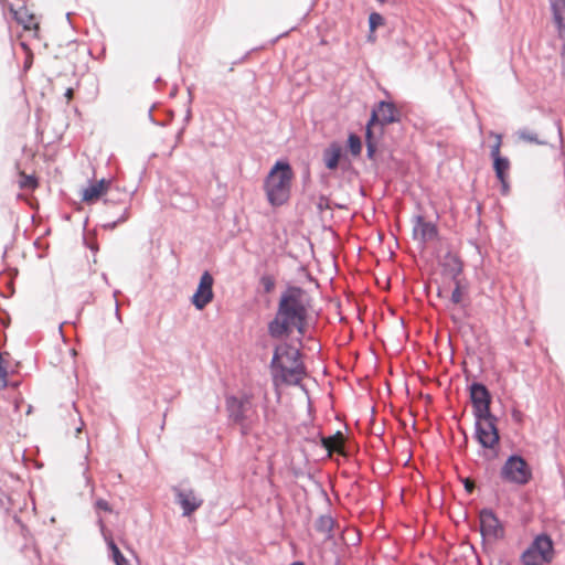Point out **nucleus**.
Returning a JSON list of instances; mask_svg holds the SVG:
<instances>
[{
  "label": "nucleus",
  "mask_w": 565,
  "mask_h": 565,
  "mask_svg": "<svg viewBox=\"0 0 565 565\" xmlns=\"http://www.w3.org/2000/svg\"><path fill=\"white\" fill-rule=\"evenodd\" d=\"M466 380L475 417L473 438L481 448L478 455L486 461H494L500 456L501 434L499 418L491 412L492 393L482 382H469V374H466Z\"/></svg>",
  "instance_id": "1"
},
{
  "label": "nucleus",
  "mask_w": 565,
  "mask_h": 565,
  "mask_svg": "<svg viewBox=\"0 0 565 565\" xmlns=\"http://www.w3.org/2000/svg\"><path fill=\"white\" fill-rule=\"evenodd\" d=\"M269 371L276 387L280 385L300 386L303 377L308 375L301 350L289 341L274 347Z\"/></svg>",
  "instance_id": "2"
},
{
  "label": "nucleus",
  "mask_w": 565,
  "mask_h": 565,
  "mask_svg": "<svg viewBox=\"0 0 565 565\" xmlns=\"http://www.w3.org/2000/svg\"><path fill=\"white\" fill-rule=\"evenodd\" d=\"M312 298L308 291L294 284H287L281 291L274 318L267 323V332L285 331L289 324L310 316Z\"/></svg>",
  "instance_id": "3"
},
{
  "label": "nucleus",
  "mask_w": 565,
  "mask_h": 565,
  "mask_svg": "<svg viewBox=\"0 0 565 565\" xmlns=\"http://www.w3.org/2000/svg\"><path fill=\"white\" fill-rule=\"evenodd\" d=\"M295 173L288 159L275 161L263 181V190L271 207H280L288 203Z\"/></svg>",
  "instance_id": "4"
},
{
  "label": "nucleus",
  "mask_w": 565,
  "mask_h": 565,
  "mask_svg": "<svg viewBox=\"0 0 565 565\" xmlns=\"http://www.w3.org/2000/svg\"><path fill=\"white\" fill-rule=\"evenodd\" d=\"M499 476L505 483L526 486L533 479V470L522 455L513 452L505 459Z\"/></svg>",
  "instance_id": "5"
},
{
  "label": "nucleus",
  "mask_w": 565,
  "mask_h": 565,
  "mask_svg": "<svg viewBox=\"0 0 565 565\" xmlns=\"http://www.w3.org/2000/svg\"><path fill=\"white\" fill-rule=\"evenodd\" d=\"M402 116V110L394 102L382 99L372 106L369 119L372 124L385 129L392 124L401 122Z\"/></svg>",
  "instance_id": "6"
},
{
  "label": "nucleus",
  "mask_w": 565,
  "mask_h": 565,
  "mask_svg": "<svg viewBox=\"0 0 565 565\" xmlns=\"http://www.w3.org/2000/svg\"><path fill=\"white\" fill-rule=\"evenodd\" d=\"M480 533L482 539L492 537L501 540L505 535V529L491 508H482L479 511Z\"/></svg>",
  "instance_id": "7"
},
{
  "label": "nucleus",
  "mask_w": 565,
  "mask_h": 565,
  "mask_svg": "<svg viewBox=\"0 0 565 565\" xmlns=\"http://www.w3.org/2000/svg\"><path fill=\"white\" fill-rule=\"evenodd\" d=\"M252 405L250 396L243 394L236 396L234 394L225 395V411L227 413V419L231 424L242 423L247 420V411Z\"/></svg>",
  "instance_id": "8"
},
{
  "label": "nucleus",
  "mask_w": 565,
  "mask_h": 565,
  "mask_svg": "<svg viewBox=\"0 0 565 565\" xmlns=\"http://www.w3.org/2000/svg\"><path fill=\"white\" fill-rule=\"evenodd\" d=\"M214 277L209 270H204L199 279L196 289L191 297V303L196 310H203L214 299Z\"/></svg>",
  "instance_id": "9"
},
{
  "label": "nucleus",
  "mask_w": 565,
  "mask_h": 565,
  "mask_svg": "<svg viewBox=\"0 0 565 565\" xmlns=\"http://www.w3.org/2000/svg\"><path fill=\"white\" fill-rule=\"evenodd\" d=\"M174 502L182 509V516H191L203 504V499L198 498L193 489L172 487Z\"/></svg>",
  "instance_id": "10"
},
{
  "label": "nucleus",
  "mask_w": 565,
  "mask_h": 565,
  "mask_svg": "<svg viewBox=\"0 0 565 565\" xmlns=\"http://www.w3.org/2000/svg\"><path fill=\"white\" fill-rule=\"evenodd\" d=\"M530 547L534 550V552L543 559L545 563H552L555 557V544L552 536L542 532L536 534L532 542L529 544Z\"/></svg>",
  "instance_id": "11"
},
{
  "label": "nucleus",
  "mask_w": 565,
  "mask_h": 565,
  "mask_svg": "<svg viewBox=\"0 0 565 565\" xmlns=\"http://www.w3.org/2000/svg\"><path fill=\"white\" fill-rule=\"evenodd\" d=\"M309 321H310V316L307 318L300 319L296 322L290 323L288 329H286L285 331H275L274 333H269L268 335L271 339L280 340V339L289 338L294 333V331H296L298 337L295 339V342H297L299 344V347H302L305 338H307L308 340L313 339L311 335L307 337Z\"/></svg>",
  "instance_id": "12"
},
{
  "label": "nucleus",
  "mask_w": 565,
  "mask_h": 565,
  "mask_svg": "<svg viewBox=\"0 0 565 565\" xmlns=\"http://www.w3.org/2000/svg\"><path fill=\"white\" fill-rule=\"evenodd\" d=\"M415 225L413 227V238L416 239L417 232H420L419 241L424 248L429 241L436 239L439 236L438 227L435 223L426 221L420 214L414 217Z\"/></svg>",
  "instance_id": "13"
},
{
  "label": "nucleus",
  "mask_w": 565,
  "mask_h": 565,
  "mask_svg": "<svg viewBox=\"0 0 565 565\" xmlns=\"http://www.w3.org/2000/svg\"><path fill=\"white\" fill-rule=\"evenodd\" d=\"M495 137L497 141L491 146L490 157L492 159V169L494 171L495 178L502 179V177L509 175L511 163L508 157L501 154V135H497Z\"/></svg>",
  "instance_id": "14"
},
{
  "label": "nucleus",
  "mask_w": 565,
  "mask_h": 565,
  "mask_svg": "<svg viewBox=\"0 0 565 565\" xmlns=\"http://www.w3.org/2000/svg\"><path fill=\"white\" fill-rule=\"evenodd\" d=\"M322 160L328 170L335 171L341 160H348V156L340 142L332 141L323 149Z\"/></svg>",
  "instance_id": "15"
},
{
  "label": "nucleus",
  "mask_w": 565,
  "mask_h": 565,
  "mask_svg": "<svg viewBox=\"0 0 565 565\" xmlns=\"http://www.w3.org/2000/svg\"><path fill=\"white\" fill-rule=\"evenodd\" d=\"M111 181L102 178L98 181H90L88 186L82 191V201L92 204L103 198L110 189Z\"/></svg>",
  "instance_id": "16"
},
{
  "label": "nucleus",
  "mask_w": 565,
  "mask_h": 565,
  "mask_svg": "<svg viewBox=\"0 0 565 565\" xmlns=\"http://www.w3.org/2000/svg\"><path fill=\"white\" fill-rule=\"evenodd\" d=\"M443 274L449 276L452 281L460 280L459 276L462 273L463 264L457 254L448 250L443 260L440 262Z\"/></svg>",
  "instance_id": "17"
},
{
  "label": "nucleus",
  "mask_w": 565,
  "mask_h": 565,
  "mask_svg": "<svg viewBox=\"0 0 565 565\" xmlns=\"http://www.w3.org/2000/svg\"><path fill=\"white\" fill-rule=\"evenodd\" d=\"M385 135V129L379 127L375 124H372L370 119H367L364 128V141L365 145H379Z\"/></svg>",
  "instance_id": "18"
},
{
  "label": "nucleus",
  "mask_w": 565,
  "mask_h": 565,
  "mask_svg": "<svg viewBox=\"0 0 565 565\" xmlns=\"http://www.w3.org/2000/svg\"><path fill=\"white\" fill-rule=\"evenodd\" d=\"M319 437V445L327 451V455H331L333 450H335V447L338 443H340L343 439L342 431L338 430L331 436H323L321 431H318Z\"/></svg>",
  "instance_id": "19"
},
{
  "label": "nucleus",
  "mask_w": 565,
  "mask_h": 565,
  "mask_svg": "<svg viewBox=\"0 0 565 565\" xmlns=\"http://www.w3.org/2000/svg\"><path fill=\"white\" fill-rule=\"evenodd\" d=\"M363 148L362 139L359 135L353 131L348 134L345 142V152H349L352 157L356 158L361 154Z\"/></svg>",
  "instance_id": "20"
},
{
  "label": "nucleus",
  "mask_w": 565,
  "mask_h": 565,
  "mask_svg": "<svg viewBox=\"0 0 565 565\" xmlns=\"http://www.w3.org/2000/svg\"><path fill=\"white\" fill-rule=\"evenodd\" d=\"M334 524L335 521L330 514H323L317 519L315 523V529L320 533H327V537L330 539L332 537Z\"/></svg>",
  "instance_id": "21"
},
{
  "label": "nucleus",
  "mask_w": 565,
  "mask_h": 565,
  "mask_svg": "<svg viewBox=\"0 0 565 565\" xmlns=\"http://www.w3.org/2000/svg\"><path fill=\"white\" fill-rule=\"evenodd\" d=\"M13 14V19L17 23L21 24L24 30H31L33 26V15L29 14L25 8H20L19 10L11 9Z\"/></svg>",
  "instance_id": "22"
},
{
  "label": "nucleus",
  "mask_w": 565,
  "mask_h": 565,
  "mask_svg": "<svg viewBox=\"0 0 565 565\" xmlns=\"http://www.w3.org/2000/svg\"><path fill=\"white\" fill-rule=\"evenodd\" d=\"M105 541L107 543V547L109 551V556L116 565H120L121 563H126V557L119 550L118 545L115 543L113 537L105 536Z\"/></svg>",
  "instance_id": "23"
},
{
  "label": "nucleus",
  "mask_w": 565,
  "mask_h": 565,
  "mask_svg": "<svg viewBox=\"0 0 565 565\" xmlns=\"http://www.w3.org/2000/svg\"><path fill=\"white\" fill-rule=\"evenodd\" d=\"M520 562L523 565H544L546 564L543 559L534 552V550L527 546L520 555Z\"/></svg>",
  "instance_id": "24"
},
{
  "label": "nucleus",
  "mask_w": 565,
  "mask_h": 565,
  "mask_svg": "<svg viewBox=\"0 0 565 565\" xmlns=\"http://www.w3.org/2000/svg\"><path fill=\"white\" fill-rule=\"evenodd\" d=\"M553 21L557 28L559 38H565V12H561L558 4L552 6Z\"/></svg>",
  "instance_id": "25"
},
{
  "label": "nucleus",
  "mask_w": 565,
  "mask_h": 565,
  "mask_svg": "<svg viewBox=\"0 0 565 565\" xmlns=\"http://www.w3.org/2000/svg\"><path fill=\"white\" fill-rule=\"evenodd\" d=\"M516 134L519 138L525 142L535 143L540 146L547 145V141L540 139L534 131H531L526 128L519 129Z\"/></svg>",
  "instance_id": "26"
},
{
  "label": "nucleus",
  "mask_w": 565,
  "mask_h": 565,
  "mask_svg": "<svg viewBox=\"0 0 565 565\" xmlns=\"http://www.w3.org/2000/svg\"><path fill=\"white\" fill-rule=\"evenodd\" d=\"M156 107V104H153L149 111H148V117H149V120L156 125V126H160V127H164V126H168L172 119H173V111L172 110H164V114H166V117L163 119H157L153 114H152V110L153 108Z\"/></svg>",
  "instance_id": "27"
},
{
  "label": "nucleus",
  "mask_w": 565,
  "mask_h": 565,
  "mask_svg": "<svg viewBox=\"0 0 565 565\" xmlns=\"http://www.w3.org/2000/svg\"><path fill=\"white\" fill-rule=\"evenodd\" d=\"M384 23L385 19L381 13L373 11L369 14V29L371 33H375Z\"/></svg>",
  "instance_id": "28"
},
{
  "label": "nucleus",
  "mask_w": 565,
  "mask_h": 565,
  "mask_svg": "<svg viewBox=\"0 0 565 565\" xmlns=\"http://www.w3.org/2000/svg\"><path fill=\"white\" fill-rule=\"evenodd\" d=\"M259 284L262 285L265 294H270L276 286V280L273 275L264 274L259 278Z\"/></svg>",
  "instance_id": "29"
},
{
  "label": "nucleus",
  "mask_w": 565,
  "mask_h": 565,
  "mask_svg": "<svg viewBox=\"0 0 565 565\" xmlns=\"http://www.w3.org/2000/svg\"><path fill=\"white\" fill-rule=\"evenodd\" d=\"M19 185L21 189L33 190L38 188L39 181L38 178L33 174H23L19 181Z\"/></svg>",
  "instance_id": "30"
},
{
  "label": "nucleus",
  "mask_w": 565,
  "mask_h": 565,
  "mask_svg": "<svg viewBox=\"0 0 565 565\" xmlns=\"http://www.w3.org/2000/svg\"><path fill=\"white\" fill-rule=\"evenodd\" d=\"M454 284H455V288L451 292L450 300L452 303L458 305L462 300L463 286H462L461 280H455Z\"/></svg>",
  "instance_id": "31"
},
{
  "label": "nucleus",
  "mask_w": 565,
  "mask_h": 565,
  "mask_svg": "<svg viewBox=\"0 0 565 565\" xmlns=\"http://www.w3.org/2000/svg\"><path fill=\"white\" fill-rule=\"evenodd\" d=\"M128 217H129V206H126L124 212L121 213V215L117 220L108 222V223H105L103 225V227L105 230L113 231L114 228L117 227L118 224L126 222L128 220Z\"/></svg>",
  "instance_id": "32"
},
{
  "label": "nucleus",
  "mask_w": 565,
  "mask_h": 565,
  "mask_svg": "<svg viewBox=\"0 0 565 565\" xmlns=\"http://www.w3.org/2000/svg\"><path fill=\"white\" fill-rule=\"evenodd\" d=\"M7 386H9L8 370L2 353L0 352V388H6Z\"/></svg>",
  "instance_id": "33"
},
{
  "label": "nucleus",
  "mask_w": 565,
  "mask_h": 565,
  "mask_svg": "<svg viewBox=\"0 0 565 565\" xmlns=\"http://www.w3.org/2000/svg\"><path fill=\"white\" fill-rule=\"evenodd\" d=\"M94 508H95L96 511H104V512H108V513L113 512V508L109 504V502L107 500L103 499V498H98L95 501Z\"/></svg>",
  "instance_id": "34"
},
{
  "label": "nucleus",
  "mask_w": 565,
  "mask_h": 565,
  "mask_svg": "<svg viewBox=\"0 0 565 565\" xmlns=\"http://www.w3.org/2000/svg\"><path fill=\"white\" fill-rule=\"evenodd\" d=\"M316 206L319 212H323L331 209V202L326 194H320Z\"/></svg>",
  "instance_id": "35"
},
{
  "label": "nucleus",
  "mask_w": 565,
  "mask_h": 565,
  "mask_svg": "<svg viewBox=\"0 0 565 565\" xmlns=\"http://www.w3.org/2000/svg\"><path fill=\"white\" fill-rule=\"evenodd\" d=\"M366 146V158L370 161L376 160L379 145H365Z\"/></svg>",
  "instance_id": "36"
},
{
  "label": "nucleus",
  "mask_w": 565,
  "mask_h": 565,
  "mask_svg": "<svg viewBox=\"0 0 565 565\" xmlns=\"http://www.w3.org/2000/svg\"><path fill=\"white\" fill-rule=\"evenodd\" d=\"M511 417H512V420L518 424V425H522L523 424V420H524V414L518 409V408H512L511 411Z\"/></svg>",
  "instance_id": "37"
},
{
  "label": "nucleus",
  "mask_w": 565,
  "mask_h": 565,
  "mask_svg": "<svg viewBox=\"0 0 565 565\" xmlns=\"http://www.w3.org/2000/svg\"><path fill=\"white\" fill-rule=\"evenodd\" d=\"M509 175L502 177V179H497L501 184V194L508 195L510 192V183L508 181Z\"/></svg>",
  "instance_id": "38"
},
{
  "label": "nucleus",
  "mask_w": 565,
  "mask_h": 565,
  "mask_svg": "<svg viewBox=\"0 0 565 565\" xmlns=\"http://www.w3.org/2000/svg\"><path fill=\"white\" fill-rule=\"evenodd\" d=\"M461 483L467 493L471 494L475 491V484L468 478H462Z\"/></svg>",
  "instance_id": "39"
},
{
  "label": "nucleus",
  "mask_w": 565,
  "mask_h": 565,
  "mask_svg": "<svg viewBox=\"0 0 565 565\" xmlns=\"http://www.w3.org/2000/svg\"><path fill=\"white\" fill-rule=\"evenodd\" d=\"M233 425H238L239 428H241V434L243 436H247L250 431V426L246 424V422H242V423H233Z\"/></svg>",
  "instance_id": "40"
},
{
  "label": "nucleus",
  "mask_w": 565,
  "mask_h": 565,
  "mask_svg": "<svg viewBox=\"0 0 565 565\" xmlns=\"http://www.w3.org/2000/svg\"><path fill=\"white\" fill-rule=\"evenodd\" d=\"M83 476L85 478L86 484L92 487V492H93L94 491V486H93V480H92V478L88 475V466L87 465L84 468Z\"/></svg>",
  "instance_id": "41"
},
{
  "label": "nucleus",
  "mask_w": 565,
  "mask_h": 565,
  "mask_svg": "<svg viewBox=\"0 0 565 565\" xmlns=\"http://www.w3.org/2000/svg\"><path fill=\"white\" fill-rule=\"evenodd\" d=\"M551 7L553 3L558 4V9L561 12H565V0H550Z\"/></svg>",
  "instance_id": "42"
},
{
  "label": "nucleus",
  "mask_w": 565,
  "mask_h": 565,
  "mask_svg": "<svg viewBox=\"0 0 565 565\" xmlns=\"http://www.w3.org/2000/svg\"><path fill=\"white\" fill-rule=\"evenodd\" d=\"M191 118H192V111H191V107L189 106L185 111V116L183 118V122H184L183 126H186L190 122Z\"/></svg>",
  "instance_id": "43"
},
{
  "label": "nucleus",
  "mask_w": 565,
  "mask_h": 565,
  "mask_svg": "<svg viewBox=\"0 0 565 565\" xmlns=\"http://www.w3.org/2000/svg\"><path fill=\"white\" fill-rule=\"evenodd\" d=\"M97 524H98V526H99V529H100L102 533H103V534H105L106 525H105V523H104L103 518H102V516H99V515H98V519H97ZM105 536H106V535H104V537H105Z\"/></svg>",
  "instance_id": "44"
},
{
  "label": "nucleus",
  "mask_w": 565,
  "mask_h": 565,
  "mask_svg": "<svg viewBox=\"0 0 565 565\" xmlns=\"http://www.w3.org/2000/svg\"><path fill=\"white\" fill-rule=\"evenodd\" d=\"M275 413V411L270 412L269 409L265 408V412H264V417H265V420L266 422H269L273 419V414Z\"/></svg>",
  "instance_id": "45"
},
{
  "label": "nucleus",
  "mask_w": 565,
  "mask_h": 565,
  "mask_svg": "<svg viewBox=\"0 0 565 565\" xmlns=\"http://www.w3.org/2000/svg\"><path fill=\"white\" fill-rule=\"evenodd\" d=\"M331 206L338 209V210H347L348 209V205L347 204H343V203H338V202H333L331 203Z\"/></svg>",
  "instance_id": "46"
},
{
  "label": "nucleus",
  "mask_w": 565,
  "mask_h": 565,
  "mask_svg": "<svg viewBox=\"0 0 565 565\" xmlns=\"http://www.w3.org/2000/svg\"><path fill=\"white\" fill-rule=\"evenodd\" d=\"M184 131H185V126H182V127L179 129V131L177 132V136H175L177 141H180V140L182 139Z\"/></svg>",
  "instance_id": "47"
},
{
  "label": "nucleus",
  "mask_w": 565,
  "mask_h": 565,
  "mask_svg": "<svg viewBox=\"0 0 565 565\" xmlns=\"http://www.w3.org/2000/svg\"><path fill=\"white\" fill-rule=\"evenodd\" d=\"M367 41L371 42V43H374L376 41V34L375 33H371L370 30H369V34H367Z\"/></svg>",
  "instance_id": "48"
},
{
  "label": "nucleus",
  "mask_w": 565,
  "mask_h": 565,
  "mask_svg": "<svg viewBox=\"0 0 565 565\" xmlns=\"http://www.w3.org/2000/svg\"><path fill=\"white\" fill-rule=\"evenodd\" d=\"M557 132H558V137H559L561 143H563L564 142V138H563L562 127H561L559 124H557Z\"/></svg>",
  "instance_id": "49"
},
{
  "label": "nucleus",
  "mask_w": 565,
  "mask_h": 565,
  "mask_svg": "<svg viewBox=\"0 0 565 565\" xmlns=\"http://www.w3.org/2000/svg\"><path fill=\"white\" fill-rule=\"evenodd\" d=\"M73 94H74L73 88H67V89H66V92H65V96H66L68 99H70V98H72Z\"/></svg>",
  "instance_id": "50"
},
{
  "label": "nucleus",
  "mask_w": 565,
  "mask_h": 565,
  "mask_svg": "<svg viewBox=\"0 0 565 565\" xmlns=\"http://www.w3.org/2000/svg\"><path fill=\"white\" fill-rule=\"evenodd\" d=\"M311 441L312 443H316V444H319V437H318V433L316 434L315 437L311 438Z\"/></svg>",
  "instance_id": "51"
},
{
  "label": "nucleus",
  "mask_w": 565,
  "mask_h": 565,
  "mask_svg": "<svg viewBox=\"0 0 565 565\" xmlns=\"http://www.w3.org/2000/svg\"><path fill=\"white\" fill-rule=\"evenodd\" d=\"M115 312H116V317L119 319L120 318V312H119V309H118V303H116Z\"/></svg>",
  "instance_id": "52"
},
{
  "label": "nucleus",
  "mask_w": 565,
  "mask_h": 565,
  "mask_svg": "<svg viewBox=\"0 0 565 565\" xmlns=\"http://www.w3.org/2000/svg\"><path fill=\"white\" fill-rule=\"evenodd\" d=\"M289 565H305V563H303V562H301V561H295V562H292V563H291V564H289Z\"/></svg>",
  "instance_id": "53"
},
{
  "label": "nucleus",
  "mask_w": 565,
  "mask_h": 565,
  "mask_svg": "<svg viewBox=\"0 0 565 565\" xmlns=\"http://www.w3.org/2000/svg\"><path fill=\"white\" fill-rule=\"evenodd\" d=\"M305 180H309L310 179V173L309 171L306 172L305 177H303Z\"/></svg>",
  "instance_id": "54"
},
{
  "label": "nucleus",
  "mask_w": 565,
  "mask_h": 565,
  "mask_svg": "<svg viewBox=\"0 0 565 565\" xmlns=\"http://www.w3.org/2000/svg\"><path fill=\"white\" fill-rule=\"evenodd\" d=\"M71 15H72V12H67L66 13V19L71 22Z\"/></svg>",
  "instance_id": "55"
},
{
  "label": "nucleus",
  "mask_w": 565,
  "mask_h": 565,
  "mask_svg": "<svg viewBox=\"0 0 565 565\" xmlns=\"http://www.w3.org/2000/svg\"><path fill=\"white\" fill-rule=\"evenodd\" d=\"M108 202H115V200L108 198V199H105V203H108Z\"/></svg>",
  "instance_id": "56"
},
{
  "label": "nucleus",
  "mask_w": 565,
  "mask_h": 565,
  "mask_svg": "<svg viewBox=\"0 0 565 565\" xmlns=\"http://www.w3.org/2000/svg\"><path fill=\"white\" fill-rule=\"evenodd\" d=\"M300 387L305 391V393H308V390H306L302 384L300 385Z\"/></svg>",
  "instance_id": "57"
},
{
  "label": "nucleus",
  "mask_w": 565,
  "mask_h": 565,
  "mask_svg": "<svg viewBox=\"0 0 565 565\" xmlns=\"http://www.w3.org/2000/svg\"><path fill=\"white\" fill-rule=\"evenodd\" d=\"M82 310L83 308H81L79 311L77 312V318L81 316Z\"/></svg>",
  "instance_id": "58"
},
{
  "label": "nucleus",
  "mask_w": 565,
  "mask_h": 565,
  "mask_svg": "<svg viewBox=\"0 0 565 565\" xmlns=\"http://www.w3.org/2000/svg\"><path fill=\"white\" fill-rule=\"evenodd\" d=\"M562 52H565V43L562 45Z\"/></svg>",
  "instance_id": "59"
},
{
  "label": "nucleus",
  "mask_w": 565,
  "mask_h": 565,
  "mask_svg": "<svg viewBox=\"0 0 565 565\" xmlns=\"http://www.w3.org/2000/svg\"><path fill=\"white\" fill-rule=\"evenodd\" d=\"M120 565H130L128 561L126 559V563H121Z\"/></svg>",
  "instance_id": "60"
},
{
  "label": "nucleus",
  "mask_w": 565,
  "mask_h": 565,
  "mask_svg": "<svg viewBox=\"0 0 565 565\" xmlns=\"http://www.w3.org/2000/svg\"><path fill=\"white\" fill-rule=\"evenodd\" d=\"M189 95L191 96V90L189 89ZM189 103H192V99H189Z\"/></svg>",
  "instance_id": "61"
},
{
  "label": "nucleus",
  "mask_w": 565,
  "mask_h": 565,
  "mask_svg": "<svg viewBox=\"0 0 565 565\" xmlns=\"http://www.w3.org/2000/svg\"><path fill=\"white\" fill-rule=\"evenodd\" d=\"M340 564H341L340 559H337L335 565H340Z\"/></svg>",
  "instance_id": "62"
},
{
  "label": "nucleus",
  "mask_w": 565,
  "mask_h": 565,
  "mask_svg": "<svg viewBox=\"0 0 565 565\" xmlns=\"http://www.w3.org/2000/svg\"><path fill=\"white\" fill-rule=\"evenodd\" d=\"M505 565H510V564L507 563Z\"/></svg>",
  "instance_id": "63"
}]
</instances>
